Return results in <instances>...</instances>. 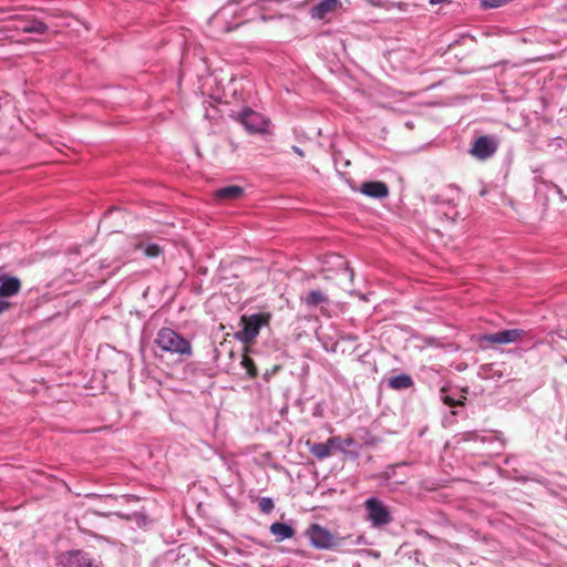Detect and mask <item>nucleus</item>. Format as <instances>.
I'll list each match as a JSON object with an SVG mask.
<instances>
[{
  "label": "nucleus",
  "instance_id": "nucleus-26",
  "mask_svg": "<svg viewBox=\"0 0 567 567\" xmlns=\"http://www.w3.org/2000/svg\"><path fill=\"white\" fill-rule=\"evenodd\" d=\"M292 150L296 154L303 157V151L301 148H299L298 146H292Z\"/></svg>",
  "mask_w": 567,
  "mask_h": 567
},
{
  "label": "nucleus",
  "instance_id": "nucleus-8",
  "mask_svg": "<svg viewBox=\"0 0 567 567\" xmlns=\"http://www.w3.org/2000/svg\"><path fill=\"white\" fill-rule=\"evenodd\" d=\"M524 336V330L522 329H508L498 331L496 333L485 334L483 336V340L489 343H499L507 344L513 343L520 339Z\"/></svg>",
  "mask_w": 567,
  "mask_h": 567
},
{
  "label": "nucleus",
  "instance_id": "nucleus-14",
  "mask_svg": "<svg viewBox=\"0 0 567 567\" xmlns=\"http://www.w3.org/2000/svg\"><path fill=\"white\" fill-rule=\"evenodd\" d=\"M388 385L394 390H404L413 385V380L409 374L402 373L390 378Z\"/></svg>",
  "mask_w": 567,
  "mask_h": 567
},
{
  "label": "nucleus",
  "instance_id": "nucleus-7",
  "mask_svg": "<svg viewBox=\"0 0 567 567\" xmlns=\"http://www.w3.org/2000/svg\"><path fill=\"white\" fill-rule=\"evenodd\" d=\"M62 567H99L84 551L74 550L61 556Z\"/></svg>",
  "mask_w": 567,
  "mask_h": 567
},
{
  "label": "nucleus",
  "instance_id": "nucleus-16",
  "mask_svg": "<svg viewBox=\"0 0 567 567\" xmlns=\"http://www.w3.org/2000/svg\"><path fill=\"white\" fill-rule=\"evenodd\" d=\"M244 189L240 186L231 185L216 190V196L223 199H235L243 195Z\"/></svg>",
  "mask_w": 567,
  "mask_h": 567
},
{
  "label": "nucleus",
  "instance_id": "nucleus-21",
  "mask_svg": "<svg viewBox=\"0 0 567 567\" xmlns=\"http://www.w3.org/2000/svg\"><path fill=\"white\" fill-rule=\"evenodd\" d=\"M327 443L331 451L338 450V451H344L343 450V439L340 436H332L327 440Z\"/></svg>",
  "mask_w": 567,
  "mask_h": 567
},
{
  "label": "nucleus",
  "instance_id": "nucleus-4",
  "mask_svg": "<svg viewBox=\"0 0 567 567\" xmlns=\"http://www.w3.org/2000/svg\"><path fill=\"white\" fill-rule=\"evenodd\" d=\"M310 544L318 549H329L339 545L337 538L319 524H312L306 532Z\"/></svg>",
  "mask_w": 567,
  "mask_h": 567
},
{
  "label": "nucleus",
  "instance_id": "nucleus-3",
  "mask_svg": "<svg viewBox=\"0 0 567 567\" xmlns=\"http://www.w3.org/2000/svg\"><path fill=\"white\" fill-rule=\"evenodd\" d=\"M367 518L372 527L380 528L392 522L389 508L379 498L370 497L364 502Z\"/></svg>",
  "mask_w": 567,
  "mask_h": 567
},
{
  "label": "nucleus",
  "instance_id": "nucleus-23",
  "mask_svg": "<svg viewBox=\"0 0 567 567\" xmlns=\"http://www.w3.org/2000/svg\"><path fill=\"white\" fill-rule=\"evenodd\" d=\"M442 399H443L444 403L450 406H455V405L461 404V401H456V400L450 398L449 395H443Z\"/></svg>",
  "mask_w": 567,
  "mask_h": 567
},
{
  "label": "nucleus",
  "instance_id": "nucleus-24",
  "mask_svg": "<svg viewBox=\"0 0 567 567\" xmlns=\"http://www.w3.org/2000/svg\"><path fill=\"white\" fill-rule=\"evenodd\" d=\"M10 306L11 305L9 301L0 299V313L7 311L10 308Z\"/></svg>",
  "mask_w": 567,
  "mask_h": 567
},
{
  "label": "nucleus",
  "instance_id": "nucleus-17",
  "mask_svg": "<svg viewBox=\"0 0 567 567\" xmlns=\"http://www.w3.org/2000/svg\"><path fill=\"white\" fill-rule=\"evenodd\" d=\"M48 27L44 22L40 20H31L21 27V30L25 33H37L43 34L47 31Z\"/></svg>",
  "mask_w": 567,
  "mask_h": 567
},
{
  "label": "nucleus",
  "instance_id": "nucleus-5",
  "mask_svg": "<svg viewBox=\"0 0 567 567\" xmlns=\"http://www.w3.org/2000/svg\"><path fill=\"white\" fill-rule=\"evenodd\" d=\"M239 122L251 134L265 133L268 128V120L251 109H245L238 114Z\"/></svg>",
  "mask_w": 567,
  "mask_h": 567
},
{
  "label": "nucleus",
  "instance_id": "nucleus-11",
  "mask_svg": "<svg viewBox=\"0 0 567 567\" xmlns=\"http://www.w3.org/2000/svg\"><path fill=\"white\" fill-rule=\"evenodd\" d=\"M269 530L277 543L292 538L295 535V529L292 526L281 522L272 523L269 527Z\"/></svg>",
  "mask_w": 567,
  "mask_h": 567
},
{
  "label": "nucleus",
  "instance_id": "nucleus-19",
  "mask_svg": "<svg viewBox=\"0 0 567 567\" xmlns=\"http://www.w3.org/2000/svg\"><path fill=\"white\" fill-rule=\"evenodd\" d=\"M240 364L247 371V373H248V375L250 378H256L257 377L258 371H257V368H256L252 359H250L247 355H244L243 359H241Z\"/></svg>",
  "mask_w": 567,
  "mask_h": 567
},
{
  "label": "nucleus",
  "instance_id": "nucleus-9",
  "mask_svg": "<svg viewBox=\"0 0 567 567\" xmlns=\"http://www.w3.org/2000/svg\"><path fill=\"white\" fill-rule=\"evenodd\" d=\"M21 281L16 276L0 274V299L13 297L19 293Z\"/></svg>",
  "mask_w": 567,
  "mask_h": 567
},
{
  "label": "nucleus",
  "instance_id": "nucleus-25",
  "mask_svg": "<svg viewBox=\"0 0 567 567\" xmlns=\"http://www.w3.org/2000/svg\"><path fill=\"white\" fill-rule=\"evenodd\" d=\"M352 444H353V439L352 437H348V439L343 440V449L346 446H351Z\"/></svg>",
  "mask_w": 567,
  "mask_h": 567
},
{
  "label": "nucleus",
  "instance_id": "nucleus-13",
  "mask_svg": "<svg viewBox=\"0 0 567 567\" xmlns=\"http://www.w3.org/2000/svg\"><path fill=\"white\" fill-rule=\"evenodd\" d=\"M306 445L308 446L309 452L319 461H322L332 454L327 441L324 443H312L307 441Z\"/></svg>",
  "mask_w": 567,
  "mask_h": 567
},
{
  "label": "nucleus",
  "instance_id": "nucleus-2",
  "mask_svg": "<svg viewBox=\"0 0 567 567\" xmlns=\"http://www.w3.org/2000/svg\"><path fill=\"white\" fill-rule=\"evenodd\" d=\"M155 343L166 352L188 357L193 353L190 342L169 328H162L157 332Z\"/></svg>",
  "mask_w": 567,
  "mask_h": 567
},
{
  "label": "nucleus",
  "instance_id": "nucleus-12",
  "mask_svg": "<svg viewBox=\"0 0 567 567\" xmlns=\"http://www.w3.org/2000/svg\"><path fill=\"white\" fill-rule=\"evenodd\" d=\"M340 4V0H321L312 7L311 17L313 19H323L328 13L334 11Z\"/></svg>",
  "mask_w": 567,
  "mask_h": 567
},
{
  "label": "nucleus",
  "instance_id": "nucleus-22",
  "mask_svg": "<svg viewBox=\"0 0 567 567\" xmlns=\"http://www.w3.org/2000/svg\"><path fill=\"white\" fill-rule=\"evenodd\" d=\"M507 0H483V7L484 8H498L506 3Z\"/></svg>",
  "mask_w": 567,
  "mask_h": 567
},
{
  "label": "nucleus",
  "instance_id": "nucleus-15",
  "mask_svg": "<svg viewBox=\"0 0 567 567\" xmlns=\"http://www.w3.org/2000/svg\"><path fill=\"white\" fill-rule=\"evenodd\" d=\"M136 250H142L146 257L155 258L163 252V248L155 243L138 241L135 245Z\"/></svg>",
  "mask_w": 567,
  "mask_h": 567
},
{
  "label": "nucleus",
  "instance_id": "nucleus-10",
  "mask_svg": "<svg viewBox=\"0 0 567 567\" xmlns=\"http://www.w3.org/2000/svg\"><path fill=\"white\" fill-rule=\"evenodd\" d=\"M360 190L372 198H383L389 194L388 186L382 182H365L361 185Z\"/></svg>",
  "mask_w": 567,
  "mask_h": 567
},
{
  "label": "nucleus",
  "instance_id": "nucleus-20",
  "mask_svg": "<svg viewBox=\"0 0 567 567\" xmlns=\"http://www.w3.org/2000/svg\"><path fill=\"white\" fill-rule=\"evenodd\" d=\"M258 507L264 514H269L274 511L275 504L270 497H261L258 502Z\"/></svg>",
  "mask_w": 567,
  "mask_h": 567
},
{
  "label": "nucleus",
  "instance_id": "nucleus-1",
  "mask_svg": "<svg viewBox=\"0 0 567 567\" xmlns=\"http://www.w3.org/2000/svg\"><path fill=\"white\" fill-rule=\"evenodd\" d=\"M270 318L271 316L268 312L241 316V329L235 332L234 338L244 344L252 343L261 328L269 324Z\"/></svg>",
  "mask_w": 567,
  "mask_h": 567
},
{
  "label": "nucleus",
  "instance_id": "nucleus-6",
  "mask_svg": "<svg viewBox=\"0 0 567 567\" xmlns=\"http://www.w3.org/2000/svg\"><path fill=\"white\" fill-rule=\"evenodd\" d=\"M497 150V143L488 136L478 137L472 145L471 154L478 159L492 157Z\"/></svg>",
  "mask_w": 567,
  "mask_h": 567
},
{
  "label": "nucleus",
  "instance_id": "nucleus-18",
  "mask_svg": "<svg viewBox=\"0 0 567 567\" xmlns=\"http://www.w3.org/2000/svg\"><path fill=\"white\" fill-rule=\"evenodd\" d=\"M327 301V297L320 290H311L308 292L306 302L308 306L316 307Z\"/></svg>",
  "mask_w": 567,
  "mask_h": 567
}]
</instances>
